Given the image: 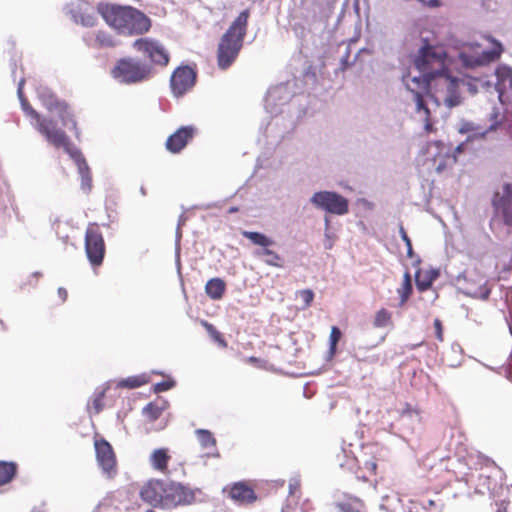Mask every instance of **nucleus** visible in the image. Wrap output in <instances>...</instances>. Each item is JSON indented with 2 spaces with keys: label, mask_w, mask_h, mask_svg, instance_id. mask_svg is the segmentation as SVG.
<instances>
[{
  "label": "nucleus",
  "mask_w": 512,
  "mask_h": 512,
  "mask_svg": "<svg viewBox=\"0 0 512 512\" xmlns=\"http://www.w3.org/2000/svg\"><path fill=\"white\" fill-rule=\"evenodd\" d=\"M196 74L188 66L177 68L170 79L173 94L176 97L184 95L195 84Z\"/></svg>",
  "instance_id": "21"
},
{
  "label": "nucleus",
  "mask_w": 512,
  "mask_h": 512,
  "mask_svg": "<svg viewBox=\"0 0 512 512\" xmlns=\"http://www.w3.org/2000/svg\"><path fill=\"white\" fill-rule=\"evenodd\" d=\"M397 293L400 297L399 306L402 307L405 305L412 293L411 275L408 271L405 272L402 285L397 289Z\"/></svg>",
  "instance_id": "32"
},
{
  "label": "nucleus",
  "mask_w": 512,
  "mask_h": 512,
  "mask_svg": "<svg viewBox=\"0 0 512 512\" xmlns=\"http://www.w3.org/2000/svg\"><path fill=\"white\" fill-rule=\"evenodd\" d=\"M334 512H366V506L362 499L347 494L334 504Z\"/></svg>",
  "instance_id": "25"
},
{
  "label": "nucleus",
  "mask_w": 512,
  "mask_h": 512,
  "mask_svg": "<svg viewBox=\"0 0 512 512\" xmlns=\"http://www.w3.org/2000/svg\"><path fill=\"white\" fill-rule=\"evenodd\" d=\"M112 76L122 84H137L151 78L152 67L135 58H124L117 62Z\"/></svg>",
  "instance_id": "7"
},
{
  "label": "nucleus",
  "mask_w": 512,
  "mask_h": 512,
  "mask_svg": "<svg viewBox=\"0 0 512 512\" xmlns=\"http://www.w3.org/2000/svg\"><path fill=\"white\" fill-rule=\"evenodd\" d=\"M299 295L304 302L305 308L311 305L313 298H314V293L312 290H310V289L302 290L299 292Z\"/></svg>",
  "instance_id": "42"
},
{
  "label": "nucleus",
  "mask_w": 512,
  "mask_h": 512,
  "mask_svg": "<svg viewBox=\"0 0 512 512\" xmlns=\"http://www.w3.org/2000/svg\"><path fill=\"white\" fill-rule=\"evenodd\" d=\"M480 79H489V77L488 75H485L479 78H470L466 81L460 80V84L466 86L468 92L471 95H475L476 93H478L479 88H482Z\"/></svg>",
  "instance_id": "36"
},
{
  "label": "nucleus",
  "mask_w": 512,
  "mask_h": 512,
  "mask_svg": "<svg viewBox=\"0 0 512 512\" xmlns=\"http://www.w3.org/2000/svg\"><path fill=\"white\" fill-rule=\"evenodd\" d=\"M324 221H325L326 231H328V229H329V218L325 217Z\"/></svg>",
  "instance_id": "52"
},
{
  "label": "nucleus",
  "mask_w": 512,
  "mask_h": 512,
  "mask_svg": "<svg viewBox=\"0 0 512 512\" xmlns=\"http://www.w3.org/2000/svg\"><path fill=\"white\" fill-rule=\"evenodd\" d=\"M249 12L242 11L222 36L217 51V62L220 69L229 68L236 60L246 35Z\"/></svg>",
  "instance_id": "3"
},
{
  "label": "nucleus",
  "mask_w": 512,
  "mask_h": 512,
  "mask_svg": "<svg viewBox=\"0 0 512 512\" xmlns=\"http://www.w3.org/2000/svg\"><path fill=\"white\" fill-rule=\"evenodd\" d=\"M439 276L438 270H418L415 275L416 286L419 291H425Z\"/></svg>",
  "instance_id": "27"
},
{
  "label": "nucleus",
  "mask_w": 512,
  "mask_h": 512,
  "mask_svg": "<svg viewBox=\"0 0 512 512\" xmlns=\"http://www.w3.org/2000/svg\"><path fill=\"white\" fill-rule=\"evenodd\" d=\"M243 237L249 239L254 245L259 246L253 255L262 259L267 265L283 268L284 260L277 252L270 249L275 244L274 240L260 232L242 231Z\"/></svg>",
  "instance_id": "10"
},
{
  "label": "nucleus",
  "mask_w": 512,
  "mask_h": 512,
  "mask_svg": "<svg viewBox=\"0 0 512 512\" xmlns=\"http://www.w3.org/2000/svg\"><path fill=\"white\" fill-rule=\"evenodd\" d=\"M509 501H500L496 504V511L495 512H509Z\"/></svg>",
  "instance_id": "47"
},
{
  "label": "nucleus",
  "mask_w": 512,
  "mask_h": 512,
  "mask_svg": "<svg viewBox=\"0 0 512 512\" xmlns=\"http://www.w3.org/2000/svg\"><path fill=\"white\" fill-rule=\"evenodd\" d=\"M167 408L168 402L159 397L155 401L143 407L142 412L146 416H160L161 414L166 413Z\"/></svg>",
  "instance_id": "31"
},
{
  "label": "nucleus",
  "mask_w": 512,
  "mask_h": 512,
  "mask_svg": "<svg viewBox=\"0 0 512 512\" xmlns=\"http://www.w3.org/2000/svg\"><path fill=\"white\" fill-rule=\"evenodd\" d=\"M494 205L497 212L502 214L505 224L512 226V201L501 200V203L494 201Z\"/></svg>",
  "instance_id": "35"
},
{
  "label": "nucleus",
  "mask_w": 512,
  "mask_h": 512,
  "mask_svg": "<svg viewBox=\"0 0 512 512\" xmlns=\"http://www.w3.org/2000/svg\"><path fill=\"white\" fill-rule=\"evenodd\" d=\"M391 314L386 309H380L375 316L374 325L376 327H386L390 323Z\"/></svg>",
  "instance_id": "37"
},
{
  "label": "nucleus",
  "mask_w": 512,
  "mask_h": 512,
  "mask_svg": "<svg viewBox=\"0 0 512 512\" xmlns=\"http://www.w3.org/2000/svg\"><path fill=\"white\" fill-rule=\"evenodd\" d=\"M399 233L401 236V239L404 241L406 247H407V255L408 257L412 258L414 256L413 248H412V242L411 239L408 237L404 227L401 225L399 228Z\"/></svg>",
  "instance_id": "40"
},
{
  "label": "nucleus",
  "mask_w": 512,
  "mask_h": 512,
  "mask_svg": "<svg viewBox=\"0 0 512 512\" xmlns=\"http://www.w3.org/2000/svg\"><path fill=\"white\" fill-rule=\"evenodd\" d=\"M194 128L192 126H184L179 128L166 141V148L172 153L180 152L194 136Z\"/></svg>",
  "instance_id": "24"
},
{
  "label": "nucleus",
  "mask_w": 512,
  "mask_h": 512,
  "mask_svg": "<svg viewBox=\"0 0 512 512\" xmlns=\"http://www.w3.org/2000/svg\"><path fill=\"white\" fill-rule=\"evenodd\" d=\"M226 289L225 282L220 278L210 279L205 286L206 294L213 300H219L223 297Z\"/></svg>",
  "instance_id": "29"
},
{
  "label": "nucleus",
  "mask_w": 512,
  "mask_h": 512,
  "mask_svg": "<svg viewBox=\"0 0 512 512\" xmlns=\"http://www.w3.org/2000/svg\"><path fill=\"white\" fill-rule=\"evenodd\" d=\"M466 147V143H460L456 146L453 151V154L450 155L449 148L442 142H433L430 143L427 147V153L431 157L434 162L435 169L438 172L444 170L448 165L454 164L457 161L456 154L464 151Z\"/></svg>",
  "instance_id": "15"
},
{
  "label": "nucleus",
  "mask_w": 512,
  "mask_h": 512,
  "mask_svg": "<svg viewBox=\"0 0 512 512\" xmlns=\"http://www.w3.org/2000/svg\"><path fill=\"white\" fill-rule=\"evenodd\" d=\"M341 337V331L339 330L338 327L336 326H333L332 329H331V333H330V352L331 354H334L335 353V350H336V345L339 341Z\"/></svg>",
  "instance_id": "39"
},
{
  "label": "nucleus",
  "mask_w": 512,
  "mask_h": 512,
  "mask_svg": "<svg viewBox=\"0 0 512 512\" xmlns=\"http://www.w3.org/2000/svg\"><path fill=\"white\" fill-rule=\"evenodd\" d=\"M457 282L461 291L467 296L486 300L490 295L488 279L476 269L465 271L463 275L458 276Z\"/></svg>",
  "instance_id": "11"
},
{
  "label": "nucleus",
  "mask_w": 512,
  "mask_h": 512,
  "mask_svg": "<svg viewBox=\"0 0 512 512\" xmlns=\"http://www.w3.org/2000/svg\"><path fill=\"white\" fill-rule=\"evenodd\" d=\"M67 154L74 160L77 165L78 172L81 176V188L86 193L90 192L92 188V178L90 174L89 166L86 163V160L82 156L81 152L69 142L68 137H65L64 143L60 144Z\"/></svg>",
  "instance_id": "19"
},
{
  "label": "nucleus",
  "mask_w": 512,
  "mask_h": 512,
  "mask_svg": "<svg viewBox=\"0 0 512 512\" xmlns=\"http://www.w3.org/2000/svg\"><path fill=\"white\" fill-rule=\"evenodd\" d=\"M18 466L15 462L0 461V486L10 483L16 476Z\"/></svg>",
  "instance_id": "30"
},
{
  "label": "nucleus",
  "mask_w": 512,
  "mask_h": 512,
  "mask_svg": "<svg viewBox=\"0 0 512 512\" xmlns=\"http://www.w3.org/2000/svg\"><path fill=\"white\" fill-rule=\"evenodd\" d=\"M282 87L273 88L268 91L267 97H266V108L270 109L272 104H274V101L279 96V94L282 92Z\"/></svg>",
  "instance_id": "41"
},
{
  "label": "nucleus",
  "mask_w": 512,
  "mask_h": 512,
  "mask_svg": "<svg viewBox=\"0 0 512 512\" xmlns=\"http://www.w3.org/2000/svg\"><path fill=\"white\" fill-rule=\"evenodd\" d=\"M431 5H432V6H438V0H433V1L431 2Z\"/></svg>",
  "instance_id": "54"
},
{
  "label": "nucleus",
  "mask_w": 512,
  "mask_h": 512,
  "mask_svg": "<svg viewBox=\"0 0 512 512\" xmlns=\"http://www.w3.org/2000/svg\"><path fill=\"white\" fill-rule=\"evenodd\" d=\"M37 95L39 100L49 111L55 110L58 112L59 117L61 118L65 127H68L69 124H71L72 128L76 129V122L68 110V107L65 103L60 102L48 87L40 85L37 88Z\"/></svg>",
  "instance_id": "14"
},
{
  "label": "nucleus",
  "mask_w": 512,
  "mask_h": 512,
  "mask_svg": "<svg viewBox=\"0 0 512 512\" xmlns=\"http://www.w3.org/2000/svg\"><path fill=\"white\" fill-rule=\"evenodd\" d=\"M364 455L367 456V458L364 460L361 467L373 477L377 473V463L386 460L387 451L384 447L374 444L365 448Z\"/></svg>",
  "instance_id": "23"
},
{
  "label": "nucleus",
  "mask_w": 512,
  "mask_h": 512,
  "mask_svg": "<svg viewBox=\"0 0 512 512\" xmlns=\"http://www.w3.org/2000/svg\"><path fill=\"white\" fill-rule=\"evenodd\" d=\"M171 456L169 454V450L167 448H159L155 449L150 455V463L151 466L163 473H168V462L170 461Z\"/></svg>",
  "instance_id": "26"
},
{
  "label": "nucleus",
  "mask_w": 512,
  "mask_h": 512,
  "mask_svg": "<svg viewBox=\"0 0 512 512\" xmlns=\"http://www.w3.org/2000/svg\"><path fill=\"white\" fill-rule=\"evenodd\" d=\"M309 202L315 209L327 214L342 216L349 212V201L335 191L321 190L314 192Z\"/></svg>",
  "instance_id": "9"
},
{
  "label": "nucleus",
  "mask_w": 512,
  "mask_h": 512,
  "mask_svg": "<svg viewBox=\"0 0 512 512\" xmlns=\"http://www.w3.org/2000/svg\"><path fill=\"white\" fill-rule=\"evenodd\" d=\"M434 328H435V332H436V338L439 341H443L442 324H441V321L439 319H435L434 320Z\"/></svg>",
  "instance_id": "46"
},
{
  "label": "nucleus",
  "mask_w": 512,
  "mask_h": 512,
  "mask_svg": "<svg viewBox=\"0 0 512 512\" xmlns=\"http://www.w3.org/2000/svg\"><path fill=\"white\" fill-rule=\"evenodd\" d=\"M58 295H59V297L62 299V301H65V300H66V298H67V291H66V289H64V288L60 287V288L58 289Z\"/></svg>",
  "instance_id": "49"
},
{
  "label": "nucleus",
  "mask_w": 512,
  "mask_h": 512,
  "mask_svg": "<svg viewBox=\"0 0 512 512\" xmlns=\"http://www.w3.org/2000/svg\"><path fill=\"white\" fill-rule=\"evenodd\" d=\"M85 249L92 265H100L104 258L105 245L97 224H89L85 235Z\"/></svg>",
  "instance_id": "12"
},
{
  "label": "nucleus",
  "mask_w": 512,
  "mask_h": 512,
  "mask_svg": "<svg viewBox=\"0 0 512 512\" xmlns=\"http://www.w3.org/2000/svg\"><path fill=\"white\" fill-rule=\"evenodd\" d=\"M486 39L492 44L489 50H480L478 44L463 47L458 54V59L463 67L473 69L485 66L500 58L503 53L502 44L491 36L486 37Z\"/></svg>",
  "instance_id": "5"
},
{
  "label": "nucleus",
  "mask_w": 512,
  "mask_h": 512,
  "mask_svg": "<svg viewBox=\"0 0 512 512\" xmlns=\"http://www.w3.org/2000/svg\"><path fill=\"white\" fill-rule=\"evenodd\" d=\"M25 80L21 79L18 83L17 94L21 102V107L26 115L35 119L36 129L46 138V140L55 147H60L61 143H64L65 132L57 129L53 121L47 119H41L40 115L30 106L27 99L23 94V85Z\"/></svg>",
  "instance_id": "6"
},
{
  "label": "nucleus",
  "mask_w": 512,
  "mask_h": 512,
  "mask_svg": "<svg viewBox=\"0 0 512 512\" xmlns=\"http://www.w3.org/2000/svg\"><path fill=\"white\" fill-rule=\"evenodd\" d=\"M167 487L168 482L151 479L142 486L139 494L141 499L150 506L166 509Z\"/></svg>",
  "instance_id": "13"
},
{
  "label": "nucleus",
  "mask_w": 512,
  "mask_h": 512,
  "mask_svg": "<svg viewBox=\"0 0 512 512\" xmlns=\"http://www.w3.org/2000/svg\"><path fill=\"white\" fill-rule=\"evenodd\" d=\"M133 47L156 65L166 66L169 54L165 47L152 38H140L133 43Z\"/></svg>",
  "instance_id": "16"
},
{
  "label": "nucleus",
  "mask_w": 512,
  "mask_h": 512,
  "mask_svg": "<svg viewBox=\"0 0 512 512\" xmlns=\"http://www.w3.org/2000/svg\"><path fill=\"white\" fill-rule=\"evenodd\" d=\"M324 248L330 250L333 247V240L328 232L325 233Z\"/></svg>",
  "instance_id": "48"
},
{
  "label": "nucleus",
  "mask_w": 512,
  "mask_h": 512,
  "mask_svg": "<svg viewBox=\"0 0 512 512\" xmlns=\"http://www.w3.org/2000/svg\"><path fill=\"white\" fill-rule=\"evenodd\" d=\"M460 80L448 74L444 67L443 72L439 74L433 84V90L428 94L429 106L434 110L432 116L436 113V108L444 105L447 109L458 107L463 102V97L459 91Z\"/></svg>",
  "instance_id": "4"
},
{
  "label": "nucleus",
  "mask_w": 512,
  "mask_h": 512,
  "mask_svg": "<svg viewBox=\"0 0 512 512\" xmlns=\"http://www.w3.org/2000/svg\"><path fill=\"white\" fill-rule=\"evenodd\" d=\"M95 41L101 47H111V46H114V41H113L112 37L108 33L104 32V31H98L96 33Z\"/></svg>",
  "instance_id": "38"
},
{
  "label": "nucleus",
  "mask_w": 512,
  "mask_h": 512,
  "mask_svg": "<svg viewBox=\"0 0 512 512\" xmlns=\"http://www.w3.org/2000/svg\"><path fill=\"white\" fill-rule=\"evenodd\" d=\"M223 492L238 505H249L257 500L254 487L248 481H238L227 485Z\"/></svg>",
  "instance_id": "20"
},
{
  "label": "nucleus",
  "mask_w": 512,
  "mask_h": 512,
  "mask_svg": "<svg viewBox=\"0 0 512 512\" xmlns=\"http://www.w3.org/2000/svg\"><path fill=\"white\" fill-rule=\"evenodd\" d=\"M202 324L214 339L220 341L223 345H225V343L222 340H220L219 332L214 328V326L212 324H210L206 321H202Z\"/></svg>",
  "instance_id": "44"
},
{
  "label": "nucleus",
  "mask_w": 512,
  "mask_h": 512,
  "mask_svg": "<svg viewBox=\"0 0 512 512\" xmlns=\"http://www.w3.org/2000/svg\"><path fill=\"white\" fill-rule=\"evenodd\" d=\"M96 459L104 474L113 478L117 474V461L114 450L105 439H95Z\"/></svg>",
  "instance_id": "18"
},
{
  "label": "nucleus",
  "mask_w": 512,
  "mask_h": 512,
  "mask_svg": "<svg viewBox=\"0 0 512 512\" xmlns=\"http://www.w3.org/2000/svg\"><path fill=\"white\" fill-rule=\"evenodd\" d=\"M149 382V377L146 374L130 376L126 379H122L117 383V387L120 388H137Z\"/></svg>",
  "instance_id": "33"
},
{
  "label": "nucleus",
  "mask_w": 512,
  "mask_h": 512,
  "mask_svg": "<svg viewBox=\"0 0 512 512\" xmlns=\"http://www.w3.org/2000/svg\"><path fill=\"white\" fill-rule=\"evenodd\" d=\"M67 14L71 19L84 27H92L96 24L97 16L93 7L83 1H76L67 6Z\"/></svg>",
  "instance_id": "22"
},
{
  "label": "nucleus",
  "mask_w": 512,
  "mask_h": 512,
  "mask_svg": "<svg viewBox=\"0 0 512 512\" xmlns=\"http://www.w3.org/2000/svg\"><path fill=\"white\" fill-rule=\"evenodd\" d=\"M354 473H355L356 479L361 480L363 482H368L370 480V478L372 477L361 466H358L357 469L354 471Z\"/></svg>",
  "instance_id": "45"
},
{
  "label": "nucleus",
  "mask_w": 512,
  "mask_h": 512,
  "mask_svg": "<svg viewBox=\"0 0 512 512\" xmlns=\"http://www.w3.org/2000/svg\"><path fill=\"white\" fill-rule=\"evenodd\" d=\"M341 64H342V69H346V67L348 66V53L346 54V56L342 59L341 61Z\"/></svg>",
  "instance_id": "50"
},
{
  "label": "nucleus",
  "mask_w": 512,
  "mask_h": 512,
  "mask_svg": "<svg viewBox=\"0 0 512 512\" xmlns=\"http://www.w3.org/2000/svg\"><path fill=\"white\" fill-rule=\"evenodd\" d=\"M174 384H175L174 381L159 382L154 386V391L156 393L167 391V390L171 389L174 386Z\"/></svg>",
  "instance_id": "43"
},
{
  "label": "nucleus",
  "mask_w": 512,
  "mask_h": 512,
  "mask_svg": "<svg viewBox=\"0 0 512 512\" xmlns=\"http://www.w3.org/2000/svg\"><path fill=\"white\" fill-rule=\"evenodd\" d=\"M427 505H428L429 507H432V506H434V505H435V502H434L433 500H429V501L427 502Z\"/></svg>",
  "instance_id": "53"
},
{
  "label": "nucleus",
  "mask_w": 512,
  "mask_h": 512,
  "mask_svg": "<svg viewBox=\"0 0 512 512\" xmlns=\"http://www.w3.org/2000/svg\"><path fill=\"white\" fill-rule=\"evenodd\" d=\"M110 388V382L95 390L92 400L88 403L87 409L90 414H99L103 410V397L106 391Z\"/></svg>",
  "instance_id": "28"
},
{
  "label": "nucleus",
  "mask_w": 512,
  "mask_h": 512,
  "mask_svg": "<svg viewBox=\"0 0 512 512\" xmlns=\"http://www.w3.org/2000/svg\"><path fill=\"white\" fill-rule=\"evenodd\" d=\"M197 439L203 449H215L216 439L213 434L206 429H197L195 431Z\"/></svg>",
  "instance_id": "34"
},
{
  "label": "nucleus",
  "mask_w": 512,
  "mask_h": 512,
  "mask_svg": "<svg viewBox=\"0 0 512 512\" xmlns=\"http://www.w3.org/2000/svg\"><path fill=\"white\" fill-rule=\"evenodd\" d=\"M444 52L440 49L425 46L415 57L414 65L403 76L406 88L412 93L415 102L416 113L424 121V130L427 133L434 131L432 114L434 110L422 95V91L433 90L436 77L443 72L445 67Z\"/></svg>",
  "instance_id": "1"
},
{
  "label": "nucleus",
  "mask_w": 512,
  "mask_h": 512,
  "mask_svg": "<svg viewBox=\"0 0 512 512\" xmlns=\"http://www.w3.org/2000/svg\"><path fill=\"white\" fill-rule=\"evenodd\" d=\"M488 77L489 79H480L482 89L487 92L495 91L502 103L509 101L512 98V68L500 65Z\"/></svg>",
  "instance_id": "8"
},
{
  "label": "nucleus",
  "mask_w": 512,
  "mask_h": 512,
  "mask_svg": "<svg viewBox=\"0 0 512 512\" xmlns=\"http://www.w3.org/2000/svg\"><path fill=\"white\" fill-rule=\"evenodd\" d=\"M237 211V208H230V213H233V212H236Z\"/></svg>",
  "instance_id": "55"
},
{
  "label": "nucleus",
  "mask_w": 512,
  "mask_h": 512,
  "mask_svg": "<svg viewBox=\"0 0 512 512\" xmlns=\"http://www.w3.org/2000/svg\"><path fill=\"white\" fill-rule=\"evenodd\" d=\"M355 462H356V459H355V458H350V459H348V460H347V466H348V468H349V469H352V468H353V466H354V464H355Z\"/></svg>",
  "instance_id": "51"
},
{
  "label": "nucleus",
  "mask_w": 512,
  "mask_h": 512,
  "mask_svg": "<svg viewBox=\"0 0 512 512\" xmlns=\"http://www.w3.org/2000/svg\"><path fill=\"white\" fill-rule=\"evenodd\" d=\"M97 12L119 34L140 35L148 32L151 27V20L131 6L100 3Z\"/></svg>",
  "instance_id": "2"
},
{
  "label": "nucleus",
  "mask_w": 512,
  "mask_h": 512,
  "mask_svg": "<svg viewBox=\"0 0 512 512\" xmlns=\"http://www.w3.org/2000/svg\"><path fill=\"white\" fill-rule=\"evenodd\" d=\"M196 501L195 491L179 482L169 481L167 487L166 509L192 505Z\"/></svg>",
  "instance_id": "17"
},
{
  "label": "nucleus",
  "mask_w": 512,
  "mask_h": 512,
  "mask_svg": "<svg viewBox=\"0 0 512 512\" xmlns=\"http://www.w3.org/2000/svg\"><path fill=\"white\" fill-rule=\"evenodd\" d=\"M141 193H142L143 195H145V194H146V191H145V189H144L143 187L141 188Z\"/></svg>",
  "instance_id": "56"
}]
</instances>
